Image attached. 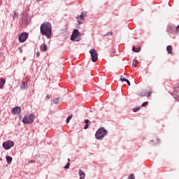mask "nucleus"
<instances>
[{
	"mask_svg": "<svg viewBox=\"0 0 179 179\" xmlns=\"http://www.w3.org/2000/svg\"><path fill=\"white\" fill-rule=\"evenodd\" d=\"M14 145H15V143H13V141H7L3 143L2 146L4 149H6V150H8L10 149V148H13Z\"/></svg>",
	"mask_w": 179,
	"mask_h": 179,
	"instance_id": "6",
	"label": "nucleus"
},
{
	"mask_svg": "<svg viewBox=\"0 0 179 179\" xmlns=\"http://www.w3.org/2000/svg\"><path fill=\"white\" fill-rule=\"evenodd\" d=\"M71 41H80V32L79 30L74 29L71 37Z\"/></svg>",
	"mask_w": 179,
	"mask_h": 179,
	"instance_id": "4",
	"label": "nucleus"
},
{
	"mask_svg": "<svg viewBox=\"0 0 179 179\" xmlns=\"http://www.w3.org/2000/svg\"><path fill=\"white\" fill-rule=\"evenodd\" d=\"M152 94V92H149L145 93V96H147V97H150V95Z\"/></svg>",
	"mask_w": 179,
	"mask_h": 179,
	"instance_id": "27",
	"label": "nucleus"
},
{
	"mask_svg": "<svg viewBox=\"0 0 179 179\" xmlns=\"http://www.w3.org/2000/svg\"><path fill=\"white\" fill-rule=\"evenodd\" d=\"M113 54H115V50H113Z\"/></svg>",
	"mask_w": 179,
	"mask_h": 179,
	"instance_id": "33",
	"label": "nucleus"
},
{
	"mask_svg": "<svg viewBox=\"0 0 179 179\" xmlns=\"http://www.w3.org/2000/svg\"><path fill=\"white\" fill-rule=\"evenodd\" d=\"M166 50L168 52V54H171V52H173V47L171 45H168L166 48Z\"/></svg>",
	"mask_w": 179,
	"mask_h": 179,
	"instance_id": "13",
	"label": "nucleus"
},
{
	"mask_svg": "<svg viewBox=\"0 0 179 179\" xmlns=\"http://www.w3.org/2000/svg\"><path fill=\"white\" fill-rule=\"evenodd\" d=\"M106 36H113V31H109L106 33V34L104 35L103 37H106Z\"/></svg>",
	"mask_w": 179,
	"mask_h": 179,
	"instance_id": "23",
	"label": "nucleus"
},
{
	"mask_svg": "<svg viewBox=\"0 0 179 179\" xmlns=\"http://www.w3.org/2000/svg\"><path fill=\"white\" fill-rule=\"evenodd\" d=\"M141 110V108H135L133 109L134 113H136Z\"/></svg>",
	"mask_w": 179,
	"mask_h": 179,
	"instance_id": "24",
	"label": "nucleus"
},
{
	"mask_svg": "<svg viewBox=\"0 0 179 179\" xmlns=\"http://www.w3.org/2000/svg\"><path fill=\"white\" fill-rule=\"evenodd\" d=\"M85 125L84 127V129H87L90 126V120H85Z\"/></svg>",
	"mask_w": 179,
	"mask_h": 179,
	"instance_id": "12",
	"label": "nucleus"
},
{
	"mask_svg": "<svg viewBox=\"0 0 179 179\" xmlns=\"http://www.w3.org/2000/svg\"><path fill=\"white\" fill-rule=\"evenodd\" d=\"M41 33L42 36H45L47 38L51 37L52 29H51V24L50 22H44L41 25Z\"/></svg>",
	"mask_w": 179,
	"mask_h": 179,
	"instance_id": "1",
	"label": "nucleus"
},
{
	"mask_svg": "<svg viewBox=\"0 0 179 179\" xmlns=\"http://www.w3.org/2000/svg\"><path fill=\"white\" fill-rule=\"evenodd\" d=\"M138 96H140V97H145V96H146V93L144 92H140Z\"/></svg>",
	"mask_w": 179,
	"mask_h": 179,
	"instance_id": "21",
	"label": "nucleus"
},
{
	"mask_svg": "<svg viewBox=\"0 0 179 179\" xmlns=\"http://www.w3.org/2000/svg\"><path fill=\"white\" fill-rule=\"evenodd\" d=\"M79 176H80V179H85V177H86V174L82 169L79 170Z\"/></svg>",
	"mask_w": 179,
	"mask_h": 179,
	"instance_id": "10",
	"label": "nucleus"
},
{
	"mask_svg": "<svg viewBox=\"0 0 179 179\" xmlns=\"http://www.w3.org/2000/svg\"><path fill=\"white\" fill-rule=\"evenodd\" d=\"M173 97L174 99H176V100H178V101H179V96L177 94H173Z\"/></svg>",
	"mask_w": 179,
	"mask_h": 179,
	"instance_id": "26",
	"label": "nucleus"
},
{
	"mask_svg": "<svg viewBox=\"0 0 179 179\" xmlns=\"http://www.w3.org/2000/svg\"><path fill=\"white\" fill-rule=\"evenodd\" d=\"M31 163H33V161H31Z\"/></svg>",
	"mask_w": 179,
	"mask_h": 179,
	"instance_id": "34",
	"label": "nucleus"
},
{
	"mask_svg": "<svg viewBox=\"0 0 179 179\" xmlns=\"http://www.w3.org/2000/svg\"><path fill=\"white\" fill-rule=\"evenodd\" d=\"M49 99H50V94L46 95V99L49 100Z\"/></svg>",
	"mask_w": 179,
	"mask_h": 179,
	"instance_id": "30",
	"label": "nucleus"
},
{
	"mask_svg": "<svg viewBox=\"0 0 179 179\" xmlns=\"http://www.w3.org/2000/svg\"><path fill=\"white\" fill-rule=\"evenodd\" d=\"M78 24H82V22L78 21Z\"/></svg>",
	"mask_w": 179,
	"mask_h": 179,
	"instance_id": "32",
	"label": "nucleus"
},
{
	"mask_svg": "<svg viewBox=\"0 0 179 179\" xmlns=\"http://www.w3.org/2000/svg\"><path fill=\"white\" fill-rule=\"evenodd\" d=\"M148 102H143V103H142V107H146V106H148Z\"/></svg>",
	"mask_w": 179,
	"mask_h": 179,
	"instance_id": "28",
	"label": "nucleus"
},
{
	"mask_svg": "<svg viewBox=\"0 0 179 179\" xmlns=\"http://www.w3.org/2000/svg\"><path fill=\"white\" fill-rule=\"evenodd\" d=\"M6 80L5 78H2L0 79V89H2L3 87V85H5Z\"/></svg>",
	"mask_w": 179,
	"mask_h": 179,
	"instance_id": "11",
	"label": "nucleus"
},
{
	"mask_svg": "<svg viewBox=\"0 0 179 179\" xmlns=\"http://www.w3.org/2000/svg\"><path fill=\"white\" fill-rule=\"evenodd\" d=\"M90 54L92 57V62H96L97 59H99V53L97 52V50H96L95 49H91L90 50Z\"/></svg>",
	"mask_w": 179,
	"mask_h": 179,
	"instance_id": "5",
	"label": "nucleus"
},
{
	"mask_svg": "<svg viewBox=\"0 0 179 179\" xmlns=\"http://www.w3.org/2000/svg\"><path fill=\"white\" fill-rule=\"evenodd\" d=\"M6 159L7 163H8V164H10V163H12V157L7 155V156L6 157Z\"/></svg>",
	"mask_w": 179,
	"mask_h": 179,
	"instance_id": "16",
	"label": "nucleus"
},
{
	"mask_svg": "<svg viewBox=\"0 0 179 179\" xmlns=\"http://www.w3.org/2000/svg\"><path fill=\"white\" fill-rule=\"evenodd\" d=\"M138 61L136 60V59H134L133 60V62H132V67H133V68H136V66H138Z\"/></svg>",
	"mask_w": 179,
	"mask_h": 179,
	"instance_id": "14",
	"label": "nucleus"
},
{
	"mask_svg": "<svg viewBox=\"0 0 179 179\" xmlns=\"http://www.w3.org/2000/svg\"><path fill=\"white\" fill-rule=\"evenodd\" d=\"M68 163H67V164H66V166H64V169H69V166H71V162H71V159H68Z\"/></svg>",
	"mask_w": 179,
	"mask_h": 179,
	"instance_id": "20",
	"label": "nucleus"
},
{
	"mask_svg": "<svg viewBox=\"0 0 179 179\" xmlns=\"http://www.w3.org/2000/svg\"><path fill=\"white\" fill-rule=\"evenodd\" d=\"M36 57H40V52H36Z\"/></svg>",
	"mask_w": 179,
	"mask_h": 179,
	"instance_id": "31",
	"label": "nucleus"
},
{
	"mask_svg": "<svg viewBox=\"0 0 179 179\" xmlns=\"http://www.w3.org/2000/svg\"><path fill=\"white\" fill-rule=\"evenodd\" d=\"M128 179H135V176L134 173L130 174Z\"/></svg>",
	"mask_w": 179,
	"mask_h": 179,
	"instance_id": "22",
	"label": "nucleus"
},
{
	"mask_svg": "<svg viewBox=\"0 0 179 179\" xmlns=\"http://www.w3.org/2000/svg\"><path fill=\"white\" fill-rule=\"evenodd\" d=\"M106 135H107V130L103 127H101L96 132L95 136L96 139H103Z\"/></svg>",
	"mask_w": 179,
	"mask_h": 179,
	"instance_id": "3",
	"label": "nucleus"
},
{
	"mask_svg": "<svg viewBox=\"0 0 179 179\" xmlns=\"http://www.w3.org/2000/svg\"><path fill=\"white\" fill-rule=\"evenodd\" d=\"M38 1H41V0H38Z\"/></svg>",
	"mask_w": 179,
	"mask_h": 179,
	"instance_id": "35",
	"label": "nucleus"
},
{
	"mask_svg": "<svg viewBox=\"0 0 179 179\" xmlns=\"http://www.w3.org/2000/svg\"><path fill=\"white\" fill-rule=\"evenodd\" d=\"M41 51H47V45L43 44L41 45Z\"/></svg>",
	"mask_w": 179,
	"mask_h": 179,
	"instance_id": "17",
	"label": "nucleus"
},
{
	"mask_svg": "<svg viewBox=\"0 0 179 179\" xmlns=\"http://www.w3.org/2000/svg\"><path fill=\"white\" fill-rule=\"evenodd\" d=\"M29 37V34L27 32L21 33L18 36V40L20 43H24L27 38Z\"/></svg>",
	"mask_w": 179,
	"mask_h": 179,
	"instance_id": "7",
	"label": "nucleus"
},
{
	"mask_svg": "<svg viewBox=\"0 0 179 179\" xmlns=\"http://www.w3.org/2000/svg\"><path fill=\"white\" fill-rule=\"evenodd\" d=\"M20 111H21L20 107L16 106L13 108L12 113L16 115V114H19V113H20Z\"/></svg>",
	"mask_w": 179,
	"mask_h": 179,
	"instance_id": "9",
	"label": "nucleus"
},
{
	"mask_svg": "<svg viewBox=\"0 0 179 179\" xmlns=\"http://www.w3.org/2000/svg\"><path fill=\"white\" fill-rule=\"evenodd\" d=\"M34 120H36V116L34 114L31 113L24 116L22 121L23 124H33V122H34Z\"/></svg>",
	"mask_w": 179,
	"mask_h": 179,
	"instance_id": "2",
	"label": "nucleus"
},
{
	"mask_svg": "<svg viewBox=\"0 0 179 179\" xmlns=\"http://www.w3.org/2000/svg\"><path fill=\"white\" fill-rule=\"evenodd\" d=\"M86 15H87V12L83 11V13H81L80 15L76 17V19H80L81 20L85 21V17H86Z\"/></svg>",
	"mask_w": 179,
	"mask_h": 179,
	"instance_id": "8",
	"label": "nucleus"
},
{
	"mask_svg": "<svg viewBox=\"0 0 179 179\" xmlns=\"http://www.w3.org/2000/svg\"><path fill=\"white\" fill-rule=\"evenodd\" d=\"M73 117V115L71 114L70 116H69L66 120V124H69L71 120H72V117Z\"/></svg>",
	"mask_w": 179,
	"mask_h": 179,
	"instance_id": "19",
	"label": "nucleus"
},
{
	"mask_svg": "<svg viewBox=\"0 0 179 179\" xmlns=\"http://www.w3.org/2000/svg\"><path fill=\"white\" fill-rule=\"evenodd\" d=\"M126 82L129 86H131V82H129V80H127Z\"/></svg>",
	"mask_w": 179,
	"mask_h": 179,
	"instance_id": "29",
	"label": "nucleus"
},
{
	"mask_svg": "<svg viewBox=\"0 0 179 179\" xmlns=\"http://www.w3.org/2000/svg\"><path fill=\"white\" fill-rule=\"evenodd\" d=\"M26 87H27V83L23 81L21 84V89H26Z\"/></svg>",
	"mask_w": 179,
	"mask_h": 179,
	"instance_id": "18",
	"label": "nucleus"
},
{
	"mask_svg": "<svg viewBox=\"0 0 179 179\" xmlns=\"http://www.w3.org/2000/svg\"><path fill=\"white\" fill-rule=\"evenodd\" d=\"M132 51H134V52H141V48H135V46H134Z\"/></svg>",
	"mask_w": 179,
	"mask_h": 179,
	"instance_id": "15",
	"label": "nucleus"
},
{
	"mask_svg": "<svg viewBox=\"0 0 179 179\" xmlns=\"http://www.w3.org/2000/svg\"><path fill=\"white\" fill-rule=\"evenodd\" d=\"M127 80V79L124 78L122 76H120V80H121V82H126Z\"/></svg>",
	"mask_w": 179,
	"mask_h": 179,
	"instance_id": "25",
	"label": "nucleus"
}]
</instances>
